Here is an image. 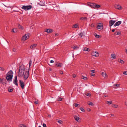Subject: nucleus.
Returning a JSON list of instances; mask_svg holds the SVG:
<instances>
[{"mask_svg": "<svg viewBox=\"0 0 127 127\" xmlns=\"http://www.w3.org/2000/svg\"><path fill=\"white\" fill-rule=\"evenodd\" d=\"M90 75L91 76H94L95 75V74L93 73H91Z\"/></svg>", "mask_w": 127, "mask_h": 127, "instance_id": "54", "label": "nucleus"}, {"mask_svg": "<svg viewBox=\"0 0 127 127\" xmlns=\"http://www.w3.org/2000/svg\"><path fill=\"white\" fill-rule=\"evenodd\" d=\"M116 22V21L110 20L109 21V26L110 27H111L112 26L114 23Z\"/></svg>", "mask_w": 127, "mask_h": 127, "instance_id": "10", "label": "nucleus"}, {"mask_svg": "<svg viewBox=\"0 0 127 127\" xmlns=\"http://www.w3.org/2000/svg\"><path fill=\"white\" fill-rule=\"evenodd\" d=\"M13 91V89H8V91L10 92H11Z\"/></svg>", "mask_w": 127, "mask_h": 127, "instance_id": "46", "label": "nucleus"}, {"mask_svg": "<svg viewBox=\"0 0 127 127\" xmlns=\"http://www.w3.org/2000/svg\"><path fill=\"white\" fill-rule=\"evenodd\" d=\"M80 20H87V18L86 17H83L80 18Z\"/></svg>", "mask_w": 127, "mask_h": 127, "instance_id": "29", "label": "nucleus"}, {"mask_svg": "<svg viewBox=\"0 0 127 127\" xmlns=\"http://www.w3.org/2000/svg\"><path fill=\"white\" fill-rule=\"evenodd\" d=\"M0 70L2 71H3L4 70V69L2 67H0Z\"/></svg>", "mask_w": 127, "mask_h": 127, "instance_id": "41", "label": "nucleus"}, {"mask_svg": "<svg viewBox=\"0 0 127 127\" xmlns=\"http://www.w3.org/2000/svg\"><path fill=\"white\" fill-rule=\"evenodd\" d=\"M59 73L61 74H63V72L62 71H60L59 72Z\"/></svg>", "mask_w": 127, "mask_h": 127, "instance_id": "51", "label": "nucleus"}, {"mask_svg": "<svg viewBox=\"0 0 127 127\" xmlns=\"http://www.w3.org/2000/svg\"><path fill=\"white\" fill-rule=\"evenodd\" d=\"M13 51L14 52H15L16 51V48H13Z\"/></svg>", "mask_w": 127, "mask_h": 127, "instance_id": "50", "label": "nucleus"}, {"mask_svg": "<svg viewBox=\"0 0 127 127\" xmlns=\"http://www.w3.org/2000/svg\"><path fill=\"white\" fill-rule=\"evenodd\" d=\"M50 62L51 63H53L54 62L53 60H51L50 61Z\"/></svg>", "mask_w": 127, "mask_h": 127, "instance_id": "52", "label": "nucleus"}, {"mask_svg": "<svg viewBox=\"0 0 127 127\" xmlns=\"http://www.w3.org/2000/svg\"><path fill=\"white\" fill-rule=\"evenodd\" d=\"M19 83H20V85L22 89H23L24 88L25 85L24 82L21 80H19Z\"/></svg>", "mask_w": 127, "mask_h": 127, "instance_id": "11", "label": "nucleus"}, {"mask_svg": "<svg viewBox=\"0 0 127 127\" xmlns=\"http://www.w3.org/2000/svg\"><path fill=\"white\" fill-rule=\"evenodd\" d=\"M91 54L93 56L98 57L99 56V53L97 52L93 51L91 53Z\"/></svg>", "mask_w": 127, "mask_h": 127, "instance_id": "7", "label": "nucleus"}, {"mask_svg": "<svg viewBox=\"0 0 127 127\" xmlns=\"http://www.w3.org/2000/svg\"><path fill=\"white\" fill-rule=\"evenodd\" d=\"M18 27L19 29L21 30H23V26L20 24H18Z\"/></svg>", "mask_w": 127, "mask_h": 127, "instance_id": "26", "label": "nucleus"}, {"mask_svg": "<svg viewBox=\"0 0 127 127\" xmlns=\"http://www.w3.org/2000/svg\"><path fill=\"white\" fill-rule=\"evenodd\" d=\"M48 117H51V115H49Z\"/></svg>", "mask_w": 127, "mask_h": 127, "instance_id": "61", "label": "nucleus"}, {"mask_svg": "<svg viewBox=\"0 0 127 127\" xmlns=\"http://www.w3.org/2000/svg\"><path fill=\"white\" fill-rule=\"evenodd\" d=\"M85 95L87 96L90 97L91 96V94L89 93H87L85 94Z\"/></svg>", "mask_w": 127, "mask_h": 127, "instance_id": "36", "label": "nucleus"}, {"mask_svg": "<svg viewBox=\"0 0 127 127\" xmlns=\"http://www.w3.org/2000/svg\"><path fill=\"white\" fill-rule=\"evenodd\" d=\"M55 35L56 36H57L58 35V34H57L56 33V34H55Z\"/></svg>", "mask_w": 127, "mask_h": 127, "instance_id": "62", "label": "nucleus"}, {"mask_svg": "<svg viewBox=\"0 0 127 127\" xmlns=\"http://www.w3.org/2000/svg\"><path fill=\"white\" fill-rule=\"evenodd\" d=\"M104 96L105 97H107V95H104Z\"/></svg>", "mask_w": 127, "mask_h": 127, "instance_id": "59", "label": "nucleus"}, {"mask_svg": "<svg viewBox=\"0 0 127 127\" xmlns=\"http://www.w3.org/2000/svg\"><path fill=\"white\" fill-rule=\"evenodd\" d=\"M62 100V98L61 97H59L57 99V100L58 101H61Z\"/></svg>", "mask_w": 127, "mask_h": 127, "instance_id": "40", "label": "nucleus"}, {"mask_svg": "<svg viewBox=\"0 0 127 127\" xmlns=\"http://www.w3.org/2000/svg\"><path fill=\"white\" fill-rule=\"evenodd\" d=\"M101 74L102 76L104 78H106L108 77V76L105 72H102L101 73Z\"/></svg>", "mask_w": 127, "mask_h": 127, "instance_id": "17", "label": "nucleus"}, {"mask_svg": "<svg viewBox=\"0 0 127 127\" xmlns=\"http://www.w3.org/2000/svg\"><path fill=\"white\" fill-rule=\"evenodd\" d=\"M94 6V9H97L99 8L101 6L100 5H98L96 3H95Z\"/></svg>", "mask_w": 127, "mask_h": 127, "instance_id": "15", "label": "nucleus"}, {"mask_svg": "<svg viewBox=\"0 0 127 127\" xmlns=\"http://www.w3.org/2000/svg\"><path fill=\"white\" fill-rule=\"evenodd\" d=\"M90 71L92 73H94L95 72V71L94 70H90Z\"/></svg>", "mask_w": 127, "mask_h": 127, "instance_id": "43", "label": "nucleus"}, {"mask_svg": "<svg viewBox=\"0 0 127 127\" xmlns=\"http://www.w3.org/2000/svg\"><path fill=\"white\" fill-rule=\"evenodd\" d=\"M91 27H94V25H93V24H92L91 25Z\"/></svg>", "mask_w": 127, "mask_h": 127, "instance_id": "57", "label": "nucleus"}, {"mask_svg": "<svg viewBox=\"0 0 127 127\" xmlns=\"http://www.w3.org/2000/svg\"><path fill=\"white\" fill-rule=\"evenodd\" d=\"M81 78L85 80H87V78L86 77L83 76H81Z\"/></svg>", "mask_w": 127, "mask_h": 127, "instance_id": "31", "label": "nucleus"}, {"mask_svg": "<svg viewBox=\"0 0 127 127\" xmlns=\"http://www.w3.org/2000/svg\"><path fill=\"white\" fill-rule=\"evenodd\" d=\"M112 107L115 108H118L119 107V106L116 104H112Z\"/></svg>", "mask_w": 127, "mask_h": 127, "instance_id": "27", "label": "nucleus"}, {"mask_svg": "<svg viewBox=\"0 0 127 127\" xmlns=\"http://www.w3.org/2000/svg\"><path fill=\"white\" fill-rule=\"evenodd\" d=\"M73 48H78L77 47H76V46H74Z\"/></svg>", "mask_w": 127, "mask_h": 127, "instance_id": "63", "label": "nucleus"}, {"mask_svg": "<svg viewBox=\"0 0 127 127\" xmlns=\"http://www.w3.org/2000/svg\"><path fill=\"white\" fill-rule=\"evenodd\" d=\"M44 31L45 32L50 33L53 32V30L52 29H45Z\"/></svg>", "mask_w": 127, "mask_h": 127, "instance_id": "9", "label": "nucleus"}, {"mask_svg": "<svg viewBox=\"0 0 127 127\" xmlns=\"http://www.w3.org/2000/svg\"><path fill=\"white\" fill-rule=\"evenodd\" d=\"M118 61L119 63L122 64H124V61L123 60L120 59H118Z\"/></svg>", "mask_w": 127, "mask_h": 127, "instance_id": "23", "label": "nucleus"}, {"mask_svg": "<svg viewBox=\"0 0 127 127\" xmlns=\"http://www.w3.org/2000/svg\"><path fill=\"white\" fill-rule=\"evenodd\" d=\"M52 70V69H51V68H49V71H51Z\"/></svg>", "mask_w": 127, "mask_h": 127, "instance_id": "60", "label": "nucleus"}, {"mask_svg": "<svg viewBox=\"0 0 127 127\" xmlns=\"http://www.w3.org/2000/svg\"><path fill=\"white\" fill-rule=\"evenodd\" d=\"M74 118L75 120L78 122H80L81 119L78 116L75 115L74 116Z\"/></svg>", "mask_w": 127, "mask_h": 127, "instance_id": "12", "label": "nucleus"}, {"mask_svg": "<svg viewBox=\"0 0 127 127\" xmlns=\"http://www.w3.org/2000/svg\"><path fill=\"white\" fill-rule=\"evenodd\" d=\"M29 37V35L28 34H26L22 37V40L25 41L28 39Z\"/></svg>", "mask_w": 127, "mask_h": 127, "instance_id": "5", "label": "nucleus"}, {"mask_svg": "<svg viewBox=\"0 0 127 127\" xmlns=\"http://www.w3.org/2000/svg\"><path fill=\"white\" fill-rule=\"evenodd\" d=\"M115 8L116 9L121 10L122 9L121 6L119 4H116L114 6Z\"/></svg>", "mask_w": 127, "mask_h": 127, "instance_id": "8", "label": "nucleus"}, {"mask_svg": "<svg viewBox=\"0 0 127 127\" xmlns=\"http://www.w3.org/2000/svg\"><path fill=\"white\" fill-rule=\"evenodd\" d=\"M73 78H75V77H76V76L75 74H73Z\"/></svg>", "mask_w": 127, "mask_h": 127, "instance_id": "53", "label": "nucleus"}, {"mask_svg": "<svg viewBox=\"0 0 127 127\" xmlns=\"http://www.w3.org/2000/svg\"><path fill=\"white\" fill-rule=\"evenodd\" d=\"M25 71V68L23 65H21L19 68L18 75L19 77H22L24 74Z\"/></svg>", "mask_w": 127, "mask_h": 127, "instance_id": "2", "label": "nucleus"}, {"mask_svg": "<svg viewBox=\"0 0 127 127\" xmlns=\"http://www.w3.org/2000/svg\"><path fill=\"white\" fill-rule=\"evenodd\" d=\"M107 104H111L112 103V101H107Z\"/></svg>", "mask_w": 127, "mask_h": 127, "instance_id": "45", "label": "nucleus"}, {"mask_svg": "<svg viewBox=\"0 0 127 127\" xmlns=\"http://www.w3.org/2000/svg\"><path fill=\"white\" fill-rule=\"evenodd\" d=\"M94 3H88V5L92 8H94Z\"/></svg>", "mask_w": 127, "mask_h": 127, "instance_id": "14", "label": "nucleus"}, {"mask_svg": "<svg viewBox=\"0 0 127 127\" xmlns=\"http://www.w3.org/2000/svg\"><path fill=\"white\" fill-rule=\"evenodd\" d=\"M29 71H27L24 74V78L25 80L26 79L29 77Z\"/></svg>", "mask_w": 127, "mask_h": 127, "instance_id": "6", "label": "nucleus"}, {"mask_svg": "<svg viewBox=\"0 0 127 127\" xmlns=\"http://www.w3.org/2000/svg\"><path fill=\"white\" fill-rule=\"evenodd\" d=\"M114 31H115V29H113L112 30V32H114Z\"/></svg>", "mask_w": 127, "mask_h": 127, "instance_id": "58", "label": "nucleus"}, {"mask_svg": "<svg viewBox=\"0 0 127 127\" xmlns=\"http://www.w3.org/2000/svg\"><path fill=\"white\" fill-rule=\"evenodd\" d=\"M63 65V64L58 62H57L56 64L55 65L57 66V67H61Z\"/></svg>", "mask_w": 127, "mask_h": 127, "instance_id": "16", "label": "nucleus"}, {"mask_svg": "<svg viewBox=\"0 0 127 127\" xmlns=\"http://www.w3.org/2000/svg\"><path fill=\"white\" fill-rule=\"evenodd\" d=\"M13 83L16 85L17 86H18V84L17 83V76H16L15 78L14 79L13 81Z\"/></svg>", "mask_w": 127, "mask_h": 127, "instance_id": "13", "label": "nucleus"}, {"mask_svg": "<svg viewBox=\"0 0 127 127\" xmlns=\"http://www.w3.org/2000/svg\"><path fill=\"white\" fill-rule=\"evenodd\" d=\"M121 34V32H116L114 34L115 35H119Z\"/></svg>", "mask_w": 127, "mask_h": 127, "instance_id": "30", "label": "nucleus"}, {"mask_svg": "<svg viewBox=\"0 0 127 127\" xmlns=\"http://www.w3.org/2000/svg\"><path fill=\"white\" fill-rule=\"evenodd\" d=\"M121 23V21H119L116 22L114 25L113 26L115 27L117 26H118L120 25Z\"/></svg>", "mask_w": 127, "mask_h": 127, "instance_id": "18", "label": "nucleus"}, {"mask_svg": "<svg viewBox=\"0 0 127 127\" xmlns=\"http://www.w3.org/2000/svg\"><path fill=\"white\" fill-rule=\"evenodd\" d=\"M57 122L59 123V124H62L63 123V122L61 120H58Z\"/></svg>", "mask_w": 127, "mask_h": 127, "instance_id": "35", "label": "nucleus"}, {"mask_svg": "<svg viewBox=\"0 0 127 127\" xmlns=\"http://www.w3.org/2000/svg\"><path fill=\"white\" fill-rule=\"evenodd\" d=\"M32 8V6L31 5L23 6L21 7V8L27 11L30 9Z\"/></svg>", "mask_w": 127, "mask_h": 127, "instance_id": "3", "label": "nucleus"}, {"mask_svg": "<svg viewBox=\"0 0 127 127\" xmlns=\"http://www.w3.org/2000/svg\"><path fill=\"white\" fill-rule=\"evenodd\" d=\"M19 127H27L26 125L23 124H20L19 125Z\"/></svg>", "mask_w": 127, "mask_h": 127, "instance_id": "24", "label": "nucleus"}, {"mask_svg": "<svg viewBox=\"0 0 127 127\" xmlns=\"http://www.w3.org/2000/svg\"><path fill=\"white\" fill-rule=\"evenodd\" d=\"M94 35L97 38H99V36L96 33H95V34H94Z\"/></svg>", "mask_w": 127, "mask_h": 127, "instance_id": "37", "label": "nucleus"}, {"mask_svg": "<svg viewBox=\"0 0 127 127\" xmlns=\"http://www.w3.org/2000/svg\"><path fill=\"white\" fill-rule=\"evenodd\" d=\"M3 79L0 78V83H1L3 82Z\"/></svg>", "mask_w": 127, "mask_h": 127, "instance_id": "48", "label": "nucleus"}, {"mask_svg": "<svg viewBox=\"0 0 127 127\" xmlns=\"http://www.w3.org/2000/svg\"><path fill=\"white\" fill-rule=\"evenodd\" d=\"M34 103L36 104H37L38 103V102L37 101H35L34 102Z\"/></svg>", "mask_w": 127, "mask_h": 127, "instance_id": "55", "label": "nucleus"}, {"mask_svg": "<svg viewBox=\"0 0 127 127\" xmlns=\"http://www.w3.org/2000/svg\"><path fill=\"white\" fill-rule=\"evenodd\" d=\"M125 52L127 54V48H126L125 50Z\"/></svg>", "mask_w": 127, "mask_h": 127, "instance_id": "49", "label": "nucleus"}, {"mask_svg": "<svg viewBox=\"0 0 127 127\" xmlns=\"http://www.w3.org/2000/svg\"><path fill=\"white\" fill-rule=\"evenodd\" d=\"M111 115L112 116H114V115L113 114H111Z\"/></svg>", "mask_w": 127, "mask_h": 127, "instance_id": "64", "label": "nucleus"}, {"mask_svg": "<svg viewBox=\"0 0 127 127\" xmlns=\"http://www.w3.org/2000/svg\"><path fill=\"white\" fill-rule=\"evenodd\" d=\"M87 111H91V109L90 108H88L87 109Z\"/></svg>", "mask_w": 127, "mask_h": 127, "instance_id": "56", "label": "nucleus"}, {"mask_svg": "<svg viewBox=\"0 0 127 127\" xmlns=\"http://www.w3.org/2000/svg\"><path fill=\"white\" fill-rule=\"evenodd\" d=\"M79 36L81 37L83 36H84V33H83L81 32L79 34Z\"/></svg>", "mask_w": 127, "mask_h": 127, "instance_id": "32", "label": "nucleus"}, {"mask_svg": "<svg viewBox=\"0 0 127 127\" xmlns=\"http://www.w3.org/2000/svg\"><path fill=\"white\" fill-rule=\"evenodd\" d=\"M88 104L89 105L91 106H93L94 105L91 102H89V103H88Z\"/></svg>", "mask_w": 127, "mask_h": 127, "instance_id": "33", "label": "nucleus"}, {"mask_svg": "<svg viewBox=\"0 0 127 127\" xmlns=\"http://www.w3.org/2000/svg\"><path fill=\"white\" fill-rule=\"evenodd\" d=\"M97 28L99 30H101L103 29V24L102 23H98L97 27Z\"/></svg>", "mask_w": 127, "mask_h": 127, "instance_id": "4", "label": "nucleus"}, {"mask_svg": "<svg viewBox=\"0 0 127 127\" xmlns=\"http://www.w3.org/2000/svg\"><path fill=\"white\" fill-rule=\"evenodd\" d=\"M80 109L82 111V112H84L85 111V110L82 107H80Z\"/></svg>", "mask_w": 127, "mask_h": 127, "instance_id": "38", "label": "nucleus"}, {"mask_svg": "<svg viewBox=\"0 0 127 127\" xmlns=\"http://www.w3.org/2000/svg\"><path fill=\"white\" fill-rule=\"evenodd\" d=\"M32 62L31 60H30V61H29V67H30V66L31 65Z\"/></svg>", "mask_w": 127, "mask_h": 127, "instance_id": "39", "label": "nucleus"}, {"mask_svg": "<svg viewBox=\"0 0 127 127\" xmlns=\"http://www.w3.org/2000/svg\"><path fill=\"white\" fill-rule=\"evenodd\" d=\"M82 50L85 52H88L90 51V49L89 48H83Z\"/></svg>", "mask_w": 127, "mask_h": 127, "instance_id": "21", "label": "nucleus"}, {"mask_svg": "<svg viewBox=\"0 0 127 127\" xmlns=\"http://www.w3.org/2000/svg\"><path fill=\"white\" fill-rule=\"evenodd\" d=\"M38 4L42 6H45V4L43 2L40 1V2L38 3Z\"/></svg>", "mask_w": 127, "mask_h": 127, "instance_id": "25", "label": "nucleus"}, {"mask_svg": "<svg viewBox=\"0 0 127 127\" xmlns=\"http://www.w3.org/2000/svg\"><path fill=\"white\" fill-rule=\"evenodd\" d=\"M123 73L124 75H127V71H124L123 72Z\"/></svg>", "mask_w": 127, "mask_h": 127, "instance_id": "44", "label": "nucleus"}, {"mask_svg": "<svg viewBox=\"0 0 127 127\" xmlns=\"http://www.w3.org/2000/svg\"><path fill=\"white\" fill-rule=\"evenodd\" d=\"M11 32L13 33H15L17 32L16 29V28H13Z\"/></svg>", "mask_w": 127, "mask_h": 127, "instance_id": "22", "label": "nucleus"}, {"mask_svg": "<svg viewBox=\"0 0 127 127\" xmlns=\"http://www.w3.org/2000/svg\"><path fill=\"white\" fill-rule=\"evenodd\" d=\"M37 44H34L32 45L30 48H35L37 46Z\"/></svg>", "mask_w": 127, "mask_h": 127, "instance_id": "28", "label": "nucleus"}, {"mask_svg": "<svg viewBox=\"0 0 127 127\" xmlns=\"http://www.w3.org/2000/svg\"><path fill=\"white\" fill-rule=\"evenodd\" d=\"M111 58L115 59L116 58V55L114 53L112 54L111 55Z\"/></svg>", "mask_w": 127, "mask_h": 127, "instance_id": "19", "label": "nucleus"}, {"mask_svg": "<svg viewBox=\"0 0 127 127\" xmlns=\"http://www.w3.org/2000/svg\"><path fill=\"white\" fill-rule=\"evenodd\" d=\"M113 86L114 88H118L120 86V84H115L113 85Z\"/></svg>", "mask_w": 127, "mask_h": 127, "instance_id": "20", "label": "nucleus"}, {"mask_svg": "<svg viewBox=\"0 0 127 127\" xmlns=\"http://www.w3.org/2000/svg\"><path fill=\"white\" fill-rule=\"evenodd\" d=\"M13 72L12 70L9 71L6 74V79L8 81H11L13 76Z\"/></svg>", "mask_w": 127, "mask_h": 127, "instance_id": "1", "label": "nucleus"}, {"mask_svg": "<svg viewBox=\"0 0 127 127\" xmlns=\"http://www.w3.org/2000/svg\"><path fill=\"white\" fill-rule=\"evenodd\" d=\"M78 25H77L76 24H75L73 26V28H77V27Z\"/></svg>", "mask_w": 127, "mask_h": 127, "instance_id": "42", "label": "nucleus"}, {"mask_svg": "<svg viewBox=\"0 0 127 127\" xmlns=\"http://www.w3.org/2000/svg\"><path fill=\"white\" fill-rule=\"evenodd\" d=\"M43 127H47L46 124L44 123L43 124Z\"/></svg>", "mask_w": 127, "mask_h": 127, "instance_id": "47", "label": "nucleus"}, {"mask_svg": "<svg viewBox=\"0 0 127 127\" xmlns=\"http://www.w3.org/2000/svg\"><path fill=\"white\" fill-rule=\"evenodd\" d=\"M74 105L76 107H78L80 106L78 104L76 103H74Z\"/></svg>", "mask_w": 127, "mask_h": 127, "instance_id": "34", "label": "nucleus"}]
</instances>
